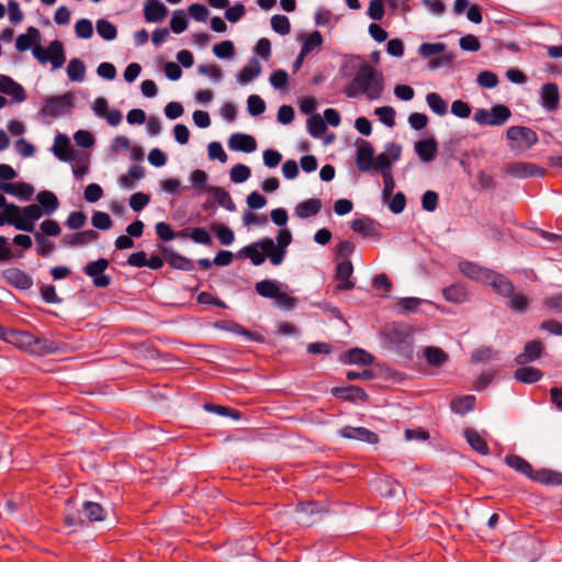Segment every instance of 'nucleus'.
Returning <instances> with one entry per match:
<instances>
[{"instance_id":"1","label":"nucleus","mask_w":562,"mask_h":562,"mask_svg":"<svg viewBox=\"0 0 562 562\" xmlns=\"http://www.w3.org/2000/svg\"><path fill=\"white\" fill-rule=\"evenodd\" d=\"M383 75L371 65L363 64L358 69L350 85L345 88L348 98L366 94L370 100H378L383 92Z\"/></svg>"},{"instance_id":"2","label":"nucleus","mask_w":562,"mask_h":562,"mask_svg":"<svg viewBox=\"0 0 562 562\" xmlns=\"http://www.w3.org/2000/svg\"><path fill=\"white\" fill-rule=\"evenodd\" d=\"M3 217L7 218V224L14 228L33 233L35 222L42 217V210L37 204H30L21 209L14 203L7 202L3 206Z\"/></svg>"},{"instance_id":"3","label":"nucleus","mask_w":562,"mask_h":562,"mask_svg":"<svg viewBox=\"0 0 562 562\" xmlns=\"http://www.w3.org/2000/svg\"><path fill=\"white\" fill-rule=\"evenodd\" d=\"M505 544H507L516 555L530 562L537 560L541 551V543L536 538L528 535H513L505 541Z\"/></svg>"},{"instance_id":"4","label":"nucleus","mask_w":562,"mask_h":562,"mask_svg":"<svg viewBox=\"0 0 562 562\" xmlns=\"http://www.w3.org/2000/svg\"><path fill=\"white\" fill-rule=\"evenodd\" d=\"M32 53L41 64L50 63L54 70L61 68L66 60L64 45L59 40L50 42L47 48L35 45Z\"/></svg>"},{"instance_id":"5","label":"nucleus","mask_w":562,"mask_h":562,"mask_svg":"<svg viewBox=\"0 0 562 562\" xmlns=\"http://www.w3.org/2000/svg\"><path fill=\"white\" fill-rule=\"evenodd\" d=\"M509 147L514 151H524L538 143L537 133L527 126H510L506 132Z\"/></svg>"},{"instance_id":"6","label":"nucleus","mask_w":562,"mask_h":562,"mask_svg":"<svg viewBox=\"0 0 562 562\" xmlns=\"http://www.w3.org/2000/svg\"><path fill=\"white\" fill-rule=\"evenodd\" d=\"M510 115L512 112L508 106L496 104L491 111L485 109L476 110L473 120L480 125L501 126L509 120Z\"/></svg>"},{"instance_id":"7","label":"nucleus","mask_w":562,"mask_h":562,"mask_svg":"<svg viewBox=\"0 0 562 562\" xmlns=\"http://www.w3.org/2000/svg\"><path fill=\"white\" fill-rule=\"evenodd\" d=\"M72 106L74 97L70 92H67L63 95L47 98L41 112L44 115L56 117L69 113Z\"/></svg>"},{"instance_id":"8","label":"nucleus","mask_w":562,"mask_h":562,"mask_svg":"<svg viewBox=\"0 0 562 562\" xmlns=\"http://www.w3.org/2000/svg\"><path fill=\"white\" fill-rule=\"evenodd\" d=\"M109 260L100 258L98 260L90 261L83 268L85 273L92 279V283L95 288L105 289L111 283V278L105 274V270L109 268Z\"/></svg>"},{"instance_id":"9","label":"nucleus","mask_w":562,"mask_h":562,"mask_svg":"<svg viewBox=\"0 0 562 562\" xmlns=\"http://www.w3.org/2000/svg\"><path fill=\"white\" fill-rule=\"evenodd\" d=\"M504 171L517 179H526L530 177H543L546 170L532 162L513 161L504 165Z\"/></svg>"},{"instance_id":"10","label":"nucleus","mask_w":562,"mask_h":562,"mask_svg":"<svg viewBox=\"0 0 562 562\" xmlns=\"http://www.w3.org/2000/svg\"><path fill=\"white\" fill-rule=\"evenodd\" d=\"M338 434L342 438L353 439V440H358V441H362V442H367V443H371V445H375L379 442V436L375 432H373L370 429L364 428V427L346 426V427L339 429Z\"/></svg>"},{"instance_id":"11","label":"nucleus","mask_w":562,"mask_h":562,"mask_svg":"<svg viewBox=\"0 0 562 562\" xmlns=\"http://www.w3.org/2000/svg\"><path fill=\"white\" fill-rule=\"evenodd\" d=\"M384 336L392 345H401L407 342L412 336V329L404 323H392L385 326Z\"/></svg>"},{"instance_id":"12","label":"nucleus","mask_w":562,"mask_h":562,"mask_svg":"<svg viewBox=\"0 0 562 562\" xmlns=\"http://www.w3.org/2000/svg\"><path fill=\"white\" fill-rule=\"evenodd\" d=\"M543 352V344L540 340H530L525 345L524 351L515 357V362L518 366H526L529 362L540 359Z\"/></svg>"},{"instance_id":"13","label":"nucleus","mask_w":562,"mask_h":562,"mask_svg":"<svg viewBox=\"0 0 562 562\" xmlns=\"http://www.w3.org/2000/svg\"><path fill=\"white\" fill-rule=\"evenodd\" d=\"M541 105L546 111L552 112L559 108V88L554 82L542 85L540 90Z\"/></svg>"},{"instance_id":"14","label":"nucleus","mask_w":562,"mask_h":562,"mask_svg":"<svg viewBox=\"0 0 562 562\" xmlns=\"http://www.w3.org/2000/svg\"><path fill=\"white\" fill-rule=\"evenodd\" d=\"M374 160V149L373 146L367 142L361 139L356 154V165L360 171H369L372 168Z\"/></svg>"},{"instance_id":"15","label":"nucleus","mask_w":562,"mask_h":562,"mask_svg":"<svg viewBox=\"0 0 562 562\" xmlns=\"http://www.w3.org/2000/svg\"><path fill=\"white\" fill-rule=\"evenodd\" d=\"M353 273V266L350 260H342L336 267L335 279L338 282L339 291H349L355 288V283L350 280Z\"/></svg>"},{"instance_id":"16","label":"nucleus","mask_w":562,"mask_h":562,"mask_svg":"<svg viewBox=\"0 0 562 562\" xmlns=\"http://www.w3.org/2000/svg\"><path fill=\"white\" fill-rule=\"evenodd\" d=\"M0 92L11 95L14 102H23L26 99L24 88L5 75H0Z\"/></svg>"},{"instance_id":"17","label":"nucleus","mask_w":562,"mask_h":562,"mask_svg":"<svg viewBox=\"0 0 562 562\" xmlns=\"http://www.w3.org/2000/svg\"><path fill=\"white\" fill-rule=\"evenodd\" d=\"M485 283L503 296H510L515 290L513 282L507 277L492 270L488 273V281H485Z\"/></svg>"},{"instance_id":"18","label":"nucleus","mask_w":562,"mask_h":562,"mask_svg":"<svg viewBox=\"0 0 562 562\" xmlns=\"http://www.w3.org/2000/svg\"><path fill=\"white\" fill-rule=\"evenodd\" d=\"M22 341L27 345L34 353H52L57 349L54 341L35 337L32 334H23Z\"/></svg>"},{"instance_id":"19","label":"nucleus","mask_w":562,"mask_h":562,"mask_svg":"<svg viewBox=\"0 0 562 562\" xmlns=\"http://www.w3.org/2000/svg\"><path fill=\"white\" fill-rule=\"evenodd\" d=\"M5 281L16 289L27 290L33 285L32 278L18 268H10L3 271Z\"/></svg>"},{"instance_id":"20","label":"nucleus","mask_w":562,"mask_h":562,"mask_svg":"<svg viewBox=\"0 0 562 562\" xmlns=\"http://www.w3.org/2000/svg\"><path fill=\"white\" fill-rule=\"evenodd\" d=\"M166 5L159 0H146L144 4V16L147 22H161L167 15Z\"/></svg>"},{"instance_id":"21","label":"nucleus","mask_w":562,"mask_h":562,"mask_svg":"<svg viewBox=\"0 0 562 562\" xmlns=\"http://www.w3.org/2000/svg\"><path fill=\"white\" fill-rule=\"evenodd\" d=\"M228 146L235 151L252 153L257 148V143L250 135L236 133L229 137Z\"/></svg>"},{"instance_id":"22","label":"nucleus","mask_w":562,"mask_h":562,"mask_svg":"<svg viewBox=\"0 0 562 562\" xmlns=\"http://www.w3.org/2000/svg\"><path fill=\"white\" fill-rule=\"evenodd\" d=\"M414 149L424 162L435 159L438 151V144L435 138L430 137L415 143Z\"/></svg>"},{"instance_id":"23","label":"nucleus","mask_w":562,"mask_h":562,"mask_svg":"<svg viewBox=\"0 0 562 562\" xmlns=\"http://www.w3.org/2000/svg\"><path fill=\"white\" fill-rule=\"evenodd\" d=\"M36 201L38 202V206L42 210V216L45 215H52L55 213L59 207V201L56 196V194L48 190L40 191L36 194Z\"/></svg>"},{"instance_id":"24","label":"nucleus","mask_w":562,"mask_h":562,"mask_svg":"<svg viewBox=\"0 0 562 562\" xmlns=\"http://www.w3.org/2000/svg\"><path fill=\"white\" fill-rule=\"evenodd\" d=\"M162 254L165 260L175 269L183 271H192L194 269V265L191 259L183 257L170 248L164 247Z\"/></svg>"},{"instance_id":"25","label":"nucleus","mask_w":562,"mask_h":562,"mask_svg":"<svg viewBox=\"0 0 562 562\" xmlns=\"http://www.w3.org/2000/svg\"><path fill=\"white\" fill-rule=\"evenodd\" d=\"M258 245L260 249L269 257L270 262L273 266H278L283 261L286 250L276 247V244L271 238L265 237L258 240Z\"/></svg>"},{"instance_id":"26","label":"nucleus","mask_w":562,"mask_h":562,"mask_svg":"<svg viewBox=\"0 0 562 562\" xmlns=\"http://www.w3.org/2000/svg\"><path fill=\"white\" fill-rule=\"evenodd\" d=\"M460 271L470 279L485 283L488 281L490 269L483 268L471 261H461L459 263Z\"/></svg>"},{"instance_id":"27","label":"nucleus","mask_w":562,"mask_h":562,"mask_svg":"<svg viewBox=\"0 0 562 562\" xmlns=\"http://www.w3.org/2000/svg\"><path fill=\"white\" fill-rule=\"evenodd\" d=\"M99 238V233L93 229H87L79 233L65 235L63 241L71 247L83 246Z\"/></svg>"},{"instance_id":"28","label":"nucleus","mask_w":562,"mask_h":562,"mask_svg":"<svg viewBox=\"0 0 562 562\" xmlns=\"http://www.w3.org/2000/svg\"><path fill=\"white\" fill-rule=\"evenodd\" d=\"M322 210V201L319 199H307L299 203L295 209V215L300 218H307L315 216Z\"/></svg>"},{"instance_id":"29","label":"nucleus","mask_w":562,"mask_h":562,"mask_svg":"<svg viewBox=\"0 0 562 562\" xmlns=\"http://www.w3.org/2000/svg\"><path fill=\"white\" fill-rule=\"evenodd\" d=\"M52 150H53L54 155L63 161L72 159V150L70 147V140L64 134H58L55 137Z\"/></svg>"},{"instance_id":"30","label":"nucleus","mask_w":562,"mask_h":562,"mask_svg":"<svg viewBox=\"0 0 562 562\" xmlns=\"http://www.w3.org/2000/svg\"><path fill=\"white\" fill-rule=\"evenodd\" d=\"M41 38L40 31L34 26H29L24 34H21L16 37L15 48L19 52H26L34 44H36Z\"/></svg>"},{"instance_id":"31","label":"nucleus","mask_w":562,"mask_h":562,"mask_svg":"<svg viewBox=\"0 0 562 562\" xmlns=\"http://www.w3.org/2000/svg\"><path fill=\"white\" fill-rule=\"evenodd\" d=\"M506 464L517 471L518 473L527 476L528 479H531L533 475V469L531 464L517 454H508L505 457Z\"/></svg>"},{"instance_id":"32","label":"nucleus","mask_w":562,"mask_h":562,"mask_svg":"<svg viewBox=\"0 0 562 562\" xmlns=\"http://www.w3.org/2000/svg\"><path fill=\"white\" fill-rule=\"evenodd\" d=\"M261 74V66L256 57H252L248 65L238 74L237 80L240 85H247Z\"/></svg>"},{"instance_id":"33","label":"nucleus","mask_w":562,"mask_h":562,"mask_svg":"<svg viewBox=\"0 0 562 562\" xmlns=\"http://www.w3.org/2000/svg\"><path fill=\"white\" fill-rule=\"evenodd\" d=\"M331 394L346 401L363 400L368 397L367 393L361 387L355 385L334 387Z\"/></svg>"},{"instance_id":"34","label":"nucleus","mask_w":562,"mask_h":562,"mask_svg":"<svg viewBox=\"0 0 562 562\" xmlns=\"http://www.w3.org/2000/svg\"><path fill=\"white\" fill-rule=\"evenodd\" d=\"M531 480L547 485H562V473L549 469L533 472Z\"/></svg>"},{"instance_id":"35","label":"nucleus","mask_w":562,"mask_h":562,"mask_svg":"<svg viewBox=\"0 0 562 562\" xmlns=\"http://www.w3.org/2000/svg\"><path fill=\"white\" fill-rule=\"evenodd\" d=\"M424 357L431 367L439 368L448 361V353L439 347L429 346L424 349Z\"/></svg>"},{"instance_id":"36","label":"nucleus","mask_w":562,"mask_h":562,"mask_svg":"<svg viewBox=\"0 0 562 562\" xmlns=\"http://www.w3.org/2000/svg\"><path fill=\"white\" fill-rule=\"evenodd\" d=\"M345 362L351 364L370 366L373 363V356L361 348H352L345 355Z\"/></svg>"},{"instance_id":"37","label":"nucleus","mask_w":562,"mask_h":562,"mask_svg":"<svg viewBox=\"0 0 562 562\" xmlns=\"http://www.w3.org/2000/svg\"><path fill=\"white\" fill-rule=\"evenodd\" d=\"M543 373L541 370L533 367H525L517 369L514 372V378L522 383L531 384L539 381L542 378Z\"/></svg>"},{"instance_id":"38","label":"nucleus","mask_w":562,"mask_h":562,"mask_svg":"<svg viewBox=\"0 0 562 562\" xmlns=\"http://www.w3.org/2000/svg\"><path fill=\"white\" fill-rule=\"evenodd\" d=\"M464 437L473 450L483 456L488 454L490 449L486 441L480 436V434L475 429H465Z\"/></svg>"},{"instance_id":"39","label":"nucleus","mask_w":562,"mask_h":562,"mask_svg":"<svg viewBox=\"0 0 562 562\" xmlns=\"http://www.w3.org/2000/svg\"><path fill=\"white\" fill-rule=\"evenodd\" d=\"M351 228L364 237H372L378 235L374 223L369 217L356 218L351 222Z\"/></svg>"},{"instance_id":"40","label":"nucleus","mask_w":562,"mask_h":562,"mask_svg":"<svg viewBox=\"0 0 562 562\" xmlns=\"http://www.w3.org/2000/svg\"><path fill=\"white\" fill-rule=\"evenodd\" d=\"M67 76L69 80L81 82L86 76V65L79 58H72L69 60L67 66Z\"/></svg>"},{"instance_id":"41","label":"nucleus","mask_w":562,"mask_h":562,"mask_svg":"<svg viewBox=\"0 0 562 562\" xmlns=\"http://www.w3.org/2000/svg\"><path fill=\"white\" fill-rule=\"evenodd\" d=\"M82 512L85 517L91 522L102 521L105 515L103 507L99 503L89 501L82 504Z\"/></svg>"},{"instance_id":"42","label":"nucleus","mask_w":562,"mask_h":562,"mask_svg":"<svg viewBox=\"0 0 562 562\" xmlns=\"http://www.w3.org/2000/svg\"><path fill=\"white\" fill-rule=\"evenodd\" d=\"M442 295L448 302L462 303L467 301V290L461 284H452L442 290Z\"/></svg>"},{"instance_id":"43","label":"nucleus","mask_w":562,"mask_h":562,"mask_svg":"<svg viewBox=\"0 0 562 562\" xmlns=\"http://www.w3.org/2000/svg\"><path fill=\"white\" fill-rule=\"evenodd\" d=\"M207 191L213 193L215 201L221 206L225 207L227 211L233 212L236 210V205H235L234 201L232 200L229 193L227 191H225L223 188L210 187V188H207Z\"/></svg>"},{"instance_id":"44","label":"nucleus","mask_w":562,"mask_h":562,"mask_svg":"<svg viewBox=\"0 0 562 562\" xmlns=\"http://www.w3.org/2000/svg\"><path fill=\"white\" fill-rule=\"evenodd\" d=\"M280 288L274 280H262L256 283V292L266 299H276Z\"/></svg>"},{"instance_id":"45","label":"nucleus","mask_w":562,"mask_h":562,"mask_svg":"<svg viewBox=\"0 0 562 562\" xmlns=\"http://www.w3.org/2000/svg\"><path fill=\"white\" fill-rule=\"evenodd\" d=\"M475 404V397L473 395H465L454 398L451 402V409L459 415H464L471 412Z\"/></svg>"},{"instance_id":"46","label":"nucleus","mask_w":562,"mask_h":562,"mask_svg":"<svg viewBox=\"0 0 562 562\" xmlns=\"http://www.w3.org/2000/svg\"><path fill=\"white\" fill-rule=\"evenodd\" d=\"M376 488L384 497H395L402 492L400 483L390 479L379 480Z\"/></svg>"},{"instance_id":"47","label":"nucleus","mask_w":562,"mask_h":562,"mask_svg":"<svg viewBox=\"0 0 562 562\" xmlns=\"http://www.w3.org/2000/svg\"><path fill=\"white\" fill-rule=\"evenodd\" d=\"M426 102L430 110L437 115H445L448 112L447 102L437 92H430L426 95Z\"/></svg>"},{"instance_id":"48","label":"nucleus","mask_w":562,"mask_h":562,"mask_svg":"<svg viewBox=\"0 0 562 562\" xmlns=\"http://www.w3.org/2000/svg\"><path fill=\"white\" fill-rule=\"evenodd\" d=\"M302 40H304L301 48L303 55H308L323 44V36L318 31H313L311 34L302 35Z\"/></svg>"},{"instance_id":"49","label":"nucleus","mask_w":562,"mask_h":562,"mask_svg":"<svg viewBox=\"0 0 562 562\" xmlns=\"http://www.w3.org/2000/svg\"><path fill=\"white\" fill-rule=\"evenodd\" d=\"M259 248L260 247L257 241L255 244L244 247L239 254L245 256L246 258H249L252 265L259 266L263 263L266 259V254L262 250L260 251Z\"/></svg>"},{"instance_id":"50","label":"nucleus","mask_w":562,"mask_h":562,"mask_svg":"<svg viewBox=\"0 0 562 562\" xmlns=\"http://www.w3.org/2000/svg\"><path fill=\"white\" fill-rule=\"evenodd\" d=\"M326 123L319 114H312L307 119V131L313 137H321L326 131Z\"/></svg>"},{"instance_id":"51","label":"nucleus","mask_w":562,"mask_h":562,"mask_svg":"<svg viewBox=\"0 0 562 562\" xmlns=\"http://www.w3.org/2000/svg\"><path fill=\"white\" fill-rule=\"evenodd\" d=\"M211 231L216 234V237L218 238V240L222 245L228 246V245L233 244V241L235 239L234 232L229 227H227L223 224H217V223L211 224Z\"/></svg>"},{"instance_id":"52","label":"nucleus","mask_w":562,"mask_h":562,"mask_svg":"<svg viewBox=\"0 0 562 562\" xmlns=\"http://www.w3.org/2000/svg\"><path fill=\"white\" fill-rule=\"evenodd\" d=\"M97 32L105 41H113L117 36L115 25L105 19L97 21Z\"/></svg>"},{"instance_id":"53","label":"nucleus","mask_w":562,"mask_h":562,"mask_svg":"<svg viewBox=\"0 0 562 562\" xmlns=\"http://www.w3.org/2000/svg\"><path fill=\"white\" fill-rule=\"evenodd\" d=\"M270 22L272 30L280 35H286L291 31L290 20L285 15L276 14Z\"/></svg>"},{"instance_id":"54","label":"nucleus","mask_w":562,"mask_h":562,"mask_svg":"<svg viewBox=\"0 0 562 562\" xmlns=\"http://www.w3.org/2000/svg\"><path fill=\"white\" fill-rule=\"evenodd\" d=\"M188 20L186 13L182 10H177L173 12L170 20V29L173 33L180 34L187 30Z\"/></svg>"},{"instance_id":"55","label":"nucleus","mask_w":562,"mask_h":562,"mask_svg":"<svg viewBox=\"0 0 562 562\" xmlns=\"http://www.w3.org/2000/svg\"><path fill=\"white\" fill-rule=\"evenodd\" d=\"M374 114L387 127L395 125V110L392 106L385 105L374 110Z\"/></svg>"},{"instance_id":"56","label":"nucleus","mask_w":562,"mask_h":562,"mask_svg":"<svg viewBox=\"0 0 562 562\" xmlns=\"http://www.w3.org/2000/svg\"><path fill=\"white\" fill-rule=\"evenodd\" d=\"M13 192L10 194L19 198L22 201H30L34 194V188L26 182L12 183Z\"/></svg>"},{"instance_id":"57","label":"nucleus","mask_w":562,"mask_h":562,"mask_svg":"<svg viewBox=\"0 0 562 562\" xmlns=\"http://www.w3.org/2000/svg\"><path fill=\"white\" fill-rule=\"evenodd\" d=\"M247 110L252 116L262 114L266 110L265 101L257 94H251L247 99Z\"/></svg>"},{"instance_id":"58","label":"nucleus","mask_w":562,"mask_h":562,"mask_svg":"<svg viewBox=\"0 0 562 562\" xmlns=\"http://www.w3.org/2000/svg\"><path fill=\"white\" fill-rule=\"evenodd\" d=\"M235 52L234 44L232 41H223L213 46L214 55L220 59H226L233 57Z\"/></svg>"},{"instance_id":"59","label":"nucleus","mask_w":562,"mask_h":562,"mask_svg":"<svg viewBox=\"0 0 562 562\" xmlns=\"http://www.w3.org/2000/svg\"><path fill=\"white\" fill-rule=\"evenodd\" d=\"M251 170L248 166L237 164L231 169V180L235 183H243L250 177Z\"/></svg>"},{"instance_id":"60","label":"nucleus","mask_w":562,"mask_h":562,"mask_svg":"<svg viewBox=\"0 0 562 562\" xmlns=\"http://www.w3.org/2000/svg\"><path fill=\"white\" fill-rule=\"evenodd\" d=\"M92 225L101 231L110 229L113 225V221L110 215L105 212L97 211L91 217Z\"/></svg>"},{"instance_id":"61","label":"nucleus","mask_w":562,"mask_h":562,"mask_svg":"<svg viewBox=\"0 0 562 562\" xmlns=\"http://www.w3.org/2000/svg\"><path fill=\"white\" fill-rule=\"evenodd\" d=\"M76 35L80 38L88 40L93 35L92 22L88 19H80L75 24Z\"/></svg>"},{"instance_id":"62","label":"nucleus","mask_w":562,"mask_h":562,"mask_svg":"<svg viewBox=\"0 0 562 562\" xmlns=\"http://www.w3.org/2000/svg\"><path fill=\"white\" fill-rule=\"evenodd\" d=\"M446 49L445 43H423L418 47V54L425 58L442 53Z\"/></svg>"},{"instance_id":"63","label":"nucleus","mask_w":562,"mask_h":562,"mask_svg":"<svg viewBox=\"0 0 562 562\" xmlns=\"http://www.w3.org/2000/svg\"><path fill=\"white\" fill-rule=\"evenodd\" d=\"M35 241L37 244V254L42 257H47L53 250L54 245L43 234L36 232L34 234Z\"/></svg>"},{"instance_id":"64","label":"nucleus","mask_w":562,"mask_h":562,"mask_svg":"<svg viewBox=\"0 0 562 562\" xmlns=\"http://www.w3.org/2000/svg\"><path fill=\"white\" fill-rule=\"evenodd\" d=\"M87 222V215L81 211L71 212L67 220L66 225L70 229H79L85 226Z\"/></svg>"}]
</instances>
